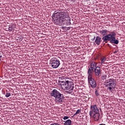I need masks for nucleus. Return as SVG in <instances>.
<instances>
[{
    "mask_svg": "<svg viewBox=\"0 0 125 125\" xmlns=\"http://www.w3.org/2000/svg\"><path fill=\"white\" fill-rule=\"evenodd\" d=\"M68 18L67 13L61 11H55L52 16V21L59 26H62Z\"/></svg>",
    "mask_w": 125,
    "mask_h": 125,
    "instance_id": "f257e3e1",
    "label": "nucleus"
},
{
    "mask_svg": "<svg viewBox=\"0 0 125 125\" xmlns=\"http://www.w3.org/2000/svg\"><path fill=\"white\" fill-rule=\"evenodd\" d=\"M116 33L113 31L109 34L105 35L103 37V41L104 42L107 41H110L111 43H114V44H118L119 43V40L116 39Z\"/></svg>",
    "mask_w": 125,
    "mask_h": 125,
    "instance_id": "f03ea898",
    "label": "nucleus"
},
{
    "mask_svg": "<svg viewBox=\"0 0 125 125\" xmlns=\"http://www.w3.org/2000/svg\"><path fill=\"white\" fill-rule=\"evenodd\" d=\"M50 96L55 98L57 103H62L63 102V94L58 91L57 89H54L50 93Z\"/></svg>",
    "mask_w": 125,
    "mask_h": 125,
    "instance_id": "7ed1b4c3",
    "label": "nucleus"
},
{
    "mask_svg": "<svg viewBox=\"0 0 125 125\" xmlns=\"http://www.w3.org/2000/svg\"><path fill=\"white\" fill-rule=\"evenodd\" d=\"M104 85H105V87H107V90L112 91L117 86V81L114 79H107L104 82Z\"/></svg>",
    "mask_w": 125,
    "mask_h": 125,
    "instance_id": "20e7f679",
    "label": "nucleus"
},
{
    "mask_svg": "<svg viewBox=\"0 0 125 125\" xmlns=\"http://www.w3.org/2000/svg\"><path fill=\"white\" fill-rule=\"evenodd\" d=\"M62 88L64 90H69L66 91L67 93H72V90H74V83L71 82V81H65V82H62Z\"/></svg>",
    "mask_w": 125,
    "mask_h": 125,
    "instance_id": "39448f33",
    "label": "nucleus"
},
{
    "mask_svg": "<svg viewBox=\"0 0 125 125\" xmlns=\"http://www.w3.org/2000/svg\"><path fill=\"white\" fill-rule=\"evenodd\" d=\"M50 64L52 68L56 69V68H58L60 66V61L56 58H52L50 60Z\"/></svg>",
    "mask_w": 125,
    "mask_h": 125,
    "instance_id": "423d86ee",
    "label": "nucleus"
},
{
    "mask_svg": "<svg viewBox=\"0 0 125 125\" xmlns=\"http://www.w3.org/2000/svg\"><path fill=\"white\" fill-rule=\"evenodd\" d=\"M90 110L89 111V116H91L94 113H99V108L96 104L90 105Z\"/></svg>",
    "mask_w": 125,
    "mask_h": 125,
    "instance_id": "0eeeda50",
    "label": "nucleus"
},
{
    "mask_svg": "<svg viewBox=\"0 0 125 125\" xmlns=\"http://www.w3.org/2000/svg\"><path fill=\"white\" fill-rule=\"evenodd\" d=\"M88 80L89 84L90 85L92 88H96V86H97V83H96V81L93 78H91Z\"/></svg>",
    "mask_w": 125,
    "mask_h": 125,
    "instance_id": "6e6552de",
    "label": "nucleus"
},
{
    "mask_svg": "<svg viewBox=\"0 0 125 125\" xmlns=\"http://www.w3.org/2000/svg\"><path fill=\"white\" fill-rule=\"evenodd\" d=\"M90 117L94 118L95 122H98V121H99L100 113L99 112H96L92 114L91 115H90Z\"/></svg>",
    "mask_w": 125,
    "mask_h": 125,
    "instance_id": "1a4fd4ad",
    "label": "nucleus"
},
{
    "mask_svg": "<svg viewBox=\"0 0 125 125\" xmlns=\"http://www.w3.org/2000/svg\"><path fill=\"white\" fill-rule=\"evenodd\" d=\"M101 69H100V67L97 66V67L93 70V72L95 73V75L96 77H100V75L102 74V72L101 71Z\"/></svg>",
    "mask_w": 125,
    "mask_h": 125,
    "instance_id": "9d476101",
    "label": "nucleus"
},
{
    "mask_svg": "<svg viewBox=\"0 0 125 125\" xmlns=\"http://www.w3.org/2000/svg\"><path fill=\"white\" fill-rule=\"evenodd\" d=\"M97 63L92 62L91 63L90 67L88 66V69H90L92 71H94V70L96 69L97 68Z\"/></svg>",
    "mask_w": 125,
    "mask_h": 125,
    "instance_id": "9b49d317",
    "label": "nucleus"
},
{
    "mask_svg": "<svg viewBox=\"0 0 125 125\" xmlns=\"http://www.w3.org/2000/svg\"><path fill=\"white\" fill-rule=\"evenodd\" d=\"M88 74V80L92 79V76H93V71L90 68H88L87 71Z\"/></svg>",
    "mask_w": 125,
    "mask_h": 125,
    "instance_id": "f8f14e48",
    "label": "nucleus"
},
{
    "mask_svg": "<svg viewBox=\"0 0 125 125\" xmlns=\"http://www.w3.org/2000/svg\"><path fill=\"white\" fill-rule=\"evenodd\" d=\"M107 33H108V31L107 30V29H104L100 31V34L101 37H103V38H104L105 36H107Z\"/></svg>",
    "mask_w": 125,
    "mask_h": 125,
    "instance_id": "ddd939ff",
    "label": "nucleus"
},
{
    "mask_svg": "<svg viewBox=\"0 0 125 125\" xmlns=\"http://www.w3.org/2000/svg\"><path fill=\"white\" fill-rule=\"evenodd\" d=\"M95 42L97 45H99L101 42V38L99 36H97Z\"/></svg>",
    "mask_w": 125,
    "mask_h": 125,
    "instance_id": "4468645a",
    "label": "nucleus"
},
{
    "mask_svg": "<svg viewBox=\"0 0 125 125\" xmlns=\"http://www.w3.org/2000/svg\"><path fill=\"white\" fill-rule=\"evenodd\" d=\"M64 125H72V120L68 119L65 121H64Z\"/></svg>",
    "mask_w": 125,
    "mask_h": 125,
    "instance_id": "2eb2a0df",
    "label": "nucleus"
},
{
    "mask_svg": "<svg viewBox=\"0 0 125 125\" xmlns=\"http://www.w3.org/2000/svg\"><path fill=\"white\" fill-rule=\"evenodd\" d=\"M15 30V26L13 25H12L11 26L9 27L8 31L9 32H12V31H14Z\"/></svg>",
    "mask_w": 125,
    "mask_h": 125,
    "instance_id": "dca6fc26",
    "label": "nucleus"
},
{
    "mask_svg": "<svg viewBox=\"0 0 125 125\" xmlns=\"http://www.w3.org/2000/svg\"><path fill=\"white\" fill-rule=\"evenodd\" d=\"M98 89H99V87H97L95 89V95L96 96H99V90Z\"/></svg>",
    "mask_w": 125,
    "mask_h": 125,
    "instance_id": "f3484780",
    "label": "nucleus"
},
{
    "mask_svg": "<svg viewBox=\"0 0 125 125\" xmlns=\"http://www.w3.org/2000/svg\"><path fill=\"white\" fill-rule=\"evenodd\" d=\"M106 58L104 57L103 58L101 59V63L102 64H105V61H106Z\"/></svg>",
    "mask_w": 125,
    "mask_h": 125,
    "instance_id": "a211bd4d",
    "label": "nucleus"
},
{
    "mask_svg": "<svg viewBox=\"0 0 125 125\" xmlns=\"http://www.w3.org/2000/svg\"><path fill=\"white\" fill-rule=\"evenodd\" d=\"M82 112V109H78L76 111V112L74 114V116H76L78 115V114H80Z\"/></svg>",
    "mask_w": 125,
    "mask_h": 125,
    "instance_id": "6ab92c4d",
    "label": "nucleus"
},
{
    "mask_svg": "<svg viewBox=\"0 0 125 125\" xmlns=\"http://www.w3.org/2000/svg\"><path fill=\"white\" fill-rule=\"evenodd\" d=\"M50 125H61V124H60L59 123L57 122V123H54L53 124H51Z\"/></svg>",
    "mask_w": 125,
    "mask_h": 125,
    "instance_id": "aec40b11",
    "label": "nucleus"
},
{
    "mask_svg": "<svg viewBox=\"0 0 125 125\" xmlns=\"http://www.w3.org/2000/svg\"><path fill=\"white\" fill-rule=\"evenodd\" d=\"M10 95H11L10 93H7L5 95V96H6V97H9V96H10Z\"/></svg>",
    "mask_w": 125,
    "mask_h": 125,
    "instance_id": "412c9836",
    "label": "nucleus"
},
{
    "mask_svg": "<svg viewBox=\"0 0 125 125\" xmlns=\"http://www.w3.org/2000/svg\"><path fill=\"white\" fill-rule=\"evenodd\" d=\"M106 78H107V76H106V75H103L102 77V80H106Z\"/></svg>",
    "mask_w": 125,
    "mask_h": 125,
    "instance_id": "4be33fe9",
    "label": "nucleus"
},
{
    "mask_svg": "<svg viewBox=\"0 0 125 125\" xmlns=\"http://www.w3.org/2000/svg\"><path fill=\"white\" fill-rule=\"evenodd\" d=\"M68 119H69V117L68 116H64L63 118V119L65 120H68Z\"/></svg>",
    "mask_w": 125,
    "mask_h": 125,
    "instance_id": "5701e85b",
    "label": "nucleus"
},
{
    "mask_svg": "<svg viewBox=\"0 0 125 125\" xmlns=\"http://www.w3.org/2000/svg\"><path fill=\"white\" fill-rule=\"evenodd\" d=\"M118 53V51H115V52H114V54H116V53Z\"/></svg>",
    "mask_w": 125,
    "mask_h": 125,
    "instance_id": "b1692460",
    "label": "nucleus"
},
{
    "mask_svg": "<svg viewBox=\"0 0 125 125\" xmlns=\"http://www.w3.org/2000/svg\"><path fill=\"white\" fill-rule=\"evenodd\" d=\"M2 57V56H0V60H1V58Z\"/></svg>",
    "mask_w": 125,
    "mask_h": 125,
    "instance_id": "393cba45",
    "label": "nucleus"
},
{
    "mask_svg": "<svg viewBox=\"0 0 125 125\" xmlns=\"http://www.w3.org/2000/svg\"><path fill=\"white\" fill-rule=\"evenodd\" d=\"M93 40H95V37H94Z\"/></svg>",
    "mask_w": 125,
    "mask_h": 125,
    "instance_id": "a878e982",
    "label": "nucleus"
},
{
    "mask_svg": "<svg viewBox=\"0 0 125 125\" xmlns=\"http://www.w3.org/2000/svg\"><path fill=\"white\" fill-rule=\"evenodd\" d=\"M88 1H89V0H87Z\"/></svg>",
    "mask_w": 125,
    "mask_h": 125,
    "instance_id": "bb28decb",
    "label": "nucleus"
}]
</instances>
